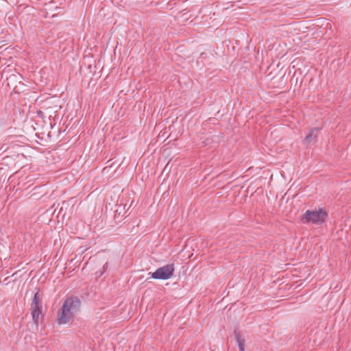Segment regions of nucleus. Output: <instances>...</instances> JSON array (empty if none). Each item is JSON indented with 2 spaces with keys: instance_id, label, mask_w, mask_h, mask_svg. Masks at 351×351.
<instances>
[{
  "instance_id": "obj_1",
  "label": "nucleus",
  "mask_w": 351,
  "mask_h": 351,
  "mask_svg": "<svg viewBox=\"0 0 351 351\" xmlns=\"http://www.w3.org/2000/svg\"><path fill=\"white\" fill-rule=\"evenodd\" d=\"M81 306V300L75 296L67 298L61 308V314L57 319L58 324L69 323L79 311Z\"/></svg>"
},
{
  "instance_id": "obj_2",
  "label": "nucleus",
  "mask_w": 351,
  "mask_h": 351,
  "mask_svg": "<svg viewBox=\"0 0 351 351\" xmlns=\"http://www.w3.org/2000/svg\"><path fill=\"white\" fill-rule=\"evenodd\" d=\"M328 217V213L324 209L310 210H307L302 216L301 221L303 223H311L315 226L323 224Z\"/></svg>"
},
{
  "instance_id": "obj_3",
  "label": "nucleus",
  "mask_w": 351,
  "mask_h": 351,
  "mask_svg": "<svg viewBox=\"0 0 351 351\" xmlns=\"http://www.w3.org/2000/svg\"><path fill=\"white\" fill-rule=\"evenodd\" d=\"M173 271L174 265L167 264L157 269L152 274V277L154 279L167 280L173 276Z\"/></svg>"
},
{
  "instance_id": "obj_4",
  "label": "nucleus",
  "mask_w": 351,
  "mask_h": 351,
  "mask_svg": "<svg viewBox=\"0 0 351 351\" xmlns=\"http://www.w3.org/2000/svg\"><path fill=\"white\" fill-rule=\"evenodd\" d=\"M42 304L38 293H36L31 303V313L34 323L38 326L39 316L41 314Z\"/></svg>"
},
{
  "instance_id": "obj_5",
  "label": "nucleus",
  "mask_w": 351,
  "mask_h": 351,
  "mask_svg": "<svg viewBox=\"0 0 351 351\" xmlns=\"http://www.w3.org/2000/svg\"><path fill=\"white\" fill-rule=\"evenodd\" d=\"M318 130L319 129L317 128L312 129L309 134H308L304 138L303 141L304 143L308 145L314 141L317 138Z\"/></svg>"
},
{
  "instance_id": "obj_6",
  "label": "nucleus",
  "mask_w": 351,
  "mask_h": 351,
  "mask_svg": "<svg viewBox=\"0 0 351 351\" xmlns=\"http://www.w3.org/2000/svg\"><path fill=\"white\" fill-rule=\"evenodd\" d=\"M234 335L238 343L239 351H245V339L241 337L240 332L237 330H234Z\"/></svg>"
},
{
  "instance_id": "obj_7",
  "label": "nucleus",
  "mask_w": 351,
  "mask_h": 351,
  "mask_svg": "<svg viewBox=\"0 0 351 351\" xmlns=\"http://www.w3.org/2000/svg\"><path fill=\"white\" fill-rule=\"evenodd\" d=\"M107 267H108V264L105 263V265L104 266V270H105Z\"/></svg>"
}]
</instances>
